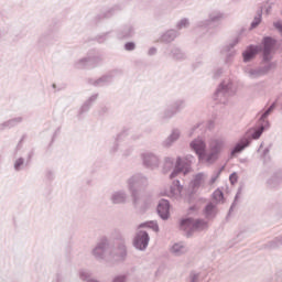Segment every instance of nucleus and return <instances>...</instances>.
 I'll list each match as a JSON object with an SVG mask.
<instances>
[{
    "label": "nucleus",
    "instance_id": "26",
    "mask_svg": "<svg viewBox=\"0 0 282 282\" xmlns=\"http://www.w3.org/2000/svg\"><path fill=\"white\" fill-rule=\"evenodd\" d=\"M204 183V173L199 172L196 175H194V178L189 182V193L191 195H195L197 191H199V187Z\"/></svg>",
    "mask_w": 282,
    "mask_h": 282
},
{
    "label": "nucleus",
    "instance_id": "1",
    "mask_svg": "<svg viewBox=\"0 0 282 282\" xmlns=\"http://www.w3.org/2000/svg\"><path fill=\"white\" fill-rule=\"evenodd\" d=\"M181 230H184L186 237H193V232L197 230H206L208 221L204 219L183 218L180 223Z\"/></svg>",
    "mask_w": 282,
    "mask_h": 282
},
{
    "label": "nucleus",
    "instance_id": "17",
    "mask_svg": "<svg viewBox=\"0 0 282 282\" xmlns=\"http://www.w3.org/2000/svg\"><path fill=\"white\" fill-rule=\"evenodd\" d=\"M0 39H3L4 41H9V43H19L22 36L20 33L12 32L11 25H7L2 30H0Z\"/></svg>",
    "mask_w": 282,
    "mask_h": 282
},
{
    "label": "nucleus",
    "instance_id": "35",
    "mask_svg": "<svg viewBox=\"0 0 282 282\" xmlns=\"http://www.w3.org/2000/svg\"><path fill=\"white\" fill-rule=\"evenodd\" d=\"M186 246H184V242H176L172 246L171 252L174 254V257H182V254H185L187 252Z\"/></svg>",
    "mask_w": 282,
    "mask_h": 282
},
{
    "label": "nucleus",
    "instance_id": "40",
    "mask_svg": "<svg viewBox=\"0 0 282 282\" xmlns=\"http://www.w3.org/2000/svg\"><path fill=\"white\" fill-rule=\"evenodd\" d=\"M175 167V160L171 156H166L163 163V173H169Z\"/></svg>",
    "mask_w": 282,
    "mask_h": 282
},
{
    "label": "nucleus",
    "instance_id": "61",
    "mask_svg": "<svg viewBox=\"0 0 282 282\" xmlns=\"http://www.w3.org/2000/svg\"><path fill=\"white\" fill-rule=\"evenodd\" d=\"M158 54V48L155 46H152L148 51V56H155Z\"/></svg>",
    "mask_w": 282,
    "mask_h": 282
},
{
    "label": "nucleus",
    "instance_id": "12",
    "mask_svg": "<svg viewBox=\"0 0 282 282\" xmlns=\"http://www.w3.org/2000/svg\"><path fill=\"white\" fill-rule=\"evenodd\" d=\"M265 129H270V121H259V126L247 130L243 138L250 140L251 143L252 140H259V138L263 135V131H265Z\"/></svg>",
    "mask_w": 282,
    "mask_h": 282
},
{
    "label": "nucleus",
    "instance_id": "4",
    "mask_svg": "<svg viewBox=\"0 0 282 282\" xmlns=\"http://www.w3.org/2000/svg\"><path fill=\"white\" fill-rule=\"evenodd\" d=\"M149 186V178L141 173L133 174L127 180V188L130 195L142 193Z\"/></svg>",
    "mask_w": 282,
    "mask_h": 282
},
{
    "label": "nucleus",
    "instance_id": "10",
    "mask_svg": "<svg viewBox=\"0 0 282 282\" xmlns=\"http://www.w3.org/2000/svg\"><path fill=\"white\" fill-rule=\"evenodd\" d=\"M230 96H232V83L221 82L214 94L215 100H219V102L226 105V100H228Z\"/></svg>",
    "mask_w": 282,
    "mask_h": 282
},
{
    "label": "nucleus",
    "instance_id": "62",
    "mask_svg": "<svg viewBox=\"0 0 282 282\" xmlns=\"http://www.w3.org/2000/svg\"><path fill=\"white\" fill-rule=\"evenodd\" d=\"M45 176H46V178H48L50 181L54 180V171H52V170H46Z\"/></svg>",
    "mask_w": 282,
    "mask_h": 282
},
{
    "label": "nucleus",
    "instance_id": "37",
    "mask_svg": "<svg viewBox=\"0 0 282 282\" xmlns=\"http://www.w3.org/2000/svg\"><path fill=\"white\" fill-rule=\"evenodd\" d=\"M172 108L176 113H182L186 109V99H176L172 102Z\"/></svg>",
    "mask_w": 282,
    "mask_h": 282
},
{
    "label": "nucleus",
    "instance_id": "34",
    "mask_svg": "<svg viewBox=\"0 0 282 282\" xmlns=\"http://www.w3.org/2000/svg\"><path fill=\"white\" fill-rule=\"evenodd\" d=\"M224 140L214 139L209 143V151L219 155V153H221V151L224 150Z\"/></svg>",
    "mask_w": 282,
    "mask_h": 282
},
{
    "label": "nucleus",
    "instance_id": "54",
    "mask_svg": "<svg viewBox=\"0 0 282 282\" xmlns=\"http://www.w3.org/2000/svg\"><path fill=\"white\" fill-rule=\"evenodd\" d=\"M135 47H137L135 42H126L123 45V50L126 52H134Z\"/></svg>",
    "mask_w": 282,
    "mask_h": 282
},
{
    "label": "nucleus",
    "instance_id": "16",
    "mask_svg": "<svg viewBox=\"0 0 282 282\" xmlns=\"http://www.w3.org/2000/svg\"><path fill=\"white\" fill-rule=\"evenodd\" d=\"M189 148L196 155L198 156L199 160H204L206 158V141L202 138H196L189 143Z\"/></svg>",
    "mask_w": 282,
    "mask_h": 282
},
{
    "label": "nucleus",
    "instance_id": "2",
    "mask_svg": "<svg viewBox=\"0 0 282 282\" xmlns=\"http://www.w3.org/2000/svg\"><path fill=\"white\" fill-rule=\"evenodd\" d=\"M195 162V156L187 154L184 159L182 156H177L174 170L170 174V180H173L183 173L184 175H188L191 171H193V163Z\"/></svg>",
    "mask_w": 282,
    "mask_h": 282
},
{
    "label": "nucleus",
    "instance_id": "50",
    "mask_svg": "<svg viewBox=\"0 0 282 282\" xmlns=\"http://www.w3.org/2000/svg\"><path fill=\"white\" fill-rule=\"evenodd\" d=\"M174 116H177V112L172 108H167L163 111V120H171V118H174Z\"/></svg>",
    "mask_w": 282,
    "mask_h": 282
},
{
    "label": "nucleus",
    "instance_id": "31",
    "mask_svg": "<svg viewBox=\"0 0 282 282\" xmlns=\"http://www.w3.org/2000/svg\"><path fill=\"white\" fill-rule=\"evenodd\" d=\"M178 36L180 32H177L175 29H170L161 35L160 41L161 43H173V41H175V39Z\"/></svg>",
    "mask_w": 282,
    "mask_h": 282
},
{
    "label": "nucleus",
    "instance_id": "33",
    "mask_svg": "<svg viewBox=\"0 0 282 282\" xmlns=\"http://www.w3.org/2000/svg\"><path fill=\"white\" fill-rule=\"evenodd\" d=\"M21 122H23V117H15L0 123V127L2 128V131H6V129H14V127H19Z\"/></svg>",
    "mask_w": 282,
    "mask_h": 282
},
{
    "label": "nucleus",
    "instance_id": "25",
    "mask_svg": "<svg viewBox=\"0 0 282 282\" xmlns=\"http://www.w3.org/2000/svg\"><path fill=\"white\" fill-rule=\"evenodd\" d=\"M181 135L182 132L180 131V129H173L170 135L162 142L163 149H171V147H173V143L180 140Z\"/></svg>",
    "mask_w": 282,
    "mask_h": 282
},
{
    "label": "nucleus",
    "instance_id": "55",
    "mask_svg": "<svg viewBox=\"0 0 282 282\" xmlns=\"http://www.w3.org/2000/svg\"><path fill=\"white\" fill-rule=\"evenodd\" d=\"M65 281H67V278L65 276V274H63V272H57L52 282H65Z\"/></svg>",
    "mask_w": 282,
    "mask_h": 282
},
{
    "label": "nucleus",
    "instance_id": "29",
    "mask_svg": "<svg viewBox=\"0 0 282 282\" xmlns=\"http://www.w3.org/2000/svg\"><path fill=\"white\" fill-rule=\"evenodd\" d=\"M127 192L124 189L113 192L110 196V202L112 204H127L128 199Z\"/></svg>",
    "mask_w": 282,
    "mask_h": 282
},
{
    "label": "nucleus",
    "instance_id": "64",
    "mask_svg": "<svg viewBox=\"0 0 282 282\" xmlns=\"http://www.w3.org/2000/svg\"><path fill=\"white\" fill-rule=\"evenodd\" d=\"M100 116H105V113H109V108L104 106L99 110Z\"/></svg>",
    "mask_w": 282,
    "mask_h": 282
},
{
    "label": "nucleus",
    "instance_id": "51",
    "mask_svg": "<svg viewBox=\"0 0 282 282\" xmlns=\"http://www.w3.org/2000/svg\"><path fill=\"white\" fill-rule=\"evenodd\" d=\"M239 195H241V187L238 188V192H237L235 199L229 208L227 217H230V215L232 214V210H235V208L237 207V202H239Z\"/></svg>",
    "mask_w": 282,
    "mask_h": 282
},
{
    "label": "nucleus",
    "instance_id": "22",
    "mask_svg": "<svg viewBox=\"0 0 282 282\" xmlns=\"http://www.w3.org/2000/svg\"><path fill=\"white\" fill-rule=\"evenodd\" d=\"M248 147H250V139L242 137L231 149L229 159L232 160V158H237V155H239V153H243Z\"/></svg>",
    "mask_w": 282,
    "mask_h": 282
},
{
    "label": "nucleus",
    "instance_id": "32",
    "mask_svg": "<svg viewBox=\"0 0 282 282\" xmlns=\"http://www.w3.org/2000/svg\"><path fill=\"white\" fill-rule=\"evenodd\" d=\"M282 182V170L275 171L272 176L267 181L269 188H276Z\"/></svg>",
    "mask_w": 282,
    "mask_h": 282
},
{
    "label": "nucleus",
    "instance_id": "5",
    "mask_svg": "<svg viewBox=\"0 0 282 282\" xmlns=\"http://www.w3.org/2000/svg\"><path fill=\"white\" fill-rule=\"evenodd\" d=\"M111 252V243L109 238L101 237L97 242L96 247L93 249V256L97 261H107L109 263V253Z\"/></svg>",
    "mask_w": 282,
    "mask_h": 282
},
{
    "label": "nucleus",
    "instance_id": "6",
    "mask_svg": "<svg viewBox=\"0 0 282 282\" xmlns=\"http://www.w3.org/2000/svg\"><path fill=\"white\" fill-rule=\"evenodd\" d=\"M127 257V242H118L117 246L110 247L108 263H124Z\"/></svg>",
    "mask_w": 282,
    "mask_h": 282
},
{
    "label": "nucleus",
    "instance_id": "52",
    "mask_svg": "<svg viewBox=\"0 0 282 282\" xmlns=\"http://www.w3.org/2000/svg\"><path fill=\"white\" fill-rule=\"evenodd\" d=\"M213 199H215L214 204H219V202H224V192L221 189H216L213 193Z\"/></svg>",
    "mask_w": 282,
    "mask_h": 282
},
{
    "label": "nucleus",
    "instance_id": "9",
    "mask_svg": "<svg viewBox=\"0 0 282 282\" xmlns=\"http://www.w3.org/2000/svg\"><path fill=\"white\" fill-rule=\"evenodd\" d=\"M130 196L132 198L133 207L141 213H143L149 208V206H151V202L153 198V195H151V193L142 194V192L130 194Z\"/></svg>",
    "mask_w": 282,
    "mask_h": 282
},
{
    "label": "nucleus",
    "instance_id": "13",
    "mask_svg": "<svg viewBox=\"0 0 282 282\" xmlns=\"http://www.w3.org/2000/svg\"><path fill=\"white\" fill-rule=\"evenodd\" d=\"M149 241H151V237L149 232L145 230H140L135 234L133 238V246L137 250L144 251L149 248Z\"/></svg>",
    "mask_w": 282,
    "mask_h": 282
},
{
    "label": "nucleus",
    "instance_id": "45",
    "mask_svg": "<svg viewBox=\"0 0 282 282\" xmlns=\"http://www.w3.org/2000/svg\"><path fill=\"white\" fill-rule=\"evenodd\" d=\"M262 17H263V9L258 10L257 15L254 17L253 21L251 22V30H254V28H259V25L261 24L262 21Z\"/></svg>",
    "mask_w": 282,
    "mask_h": 282
},
{
    "label": "nucleus",
    "instance_id": "28",
    "mask_svg": "<svg viewBox=\"0 0 282 282\" xmlns=\"http://www.w3.org/2000/svg\"><path fill=\"white\" fill-rule=\"evenodd\" d=\"M203 213L207 219H215L219 209L217 208V203L209 202L203 209Z\"/></svg>",
    "mask_w": 282,
    "mask_h": 282
},
{
    "label": "nucleus",
    "instance_id": "39",
    "mask_svg": "<svg viewBox=\"0 0 282 282\" xmlns=\"http://www.w3.org/2000/svg\"><path fill=\"white\" fill-rule=\"evenodd\" d=\"M138 228H150L154 232H160V225H158V221L155 220L142 223L138 226Z\"/></svg>",
    "mask_w": 282,
    "mask_h": 282
},
{
    "label": "nucleus",
    "instance_id": "44",
    "mask_svg": "<svg viewBox=\"0 0 282 282\" xmlns=\"http://www.w3.org/2000/svg\"><path fill=\"white\" fill-rule=\"evenodd\" d=\"M74 67L76 69H85V67H89L88 57L86 56V57H83V58H79V59L75 61Z\"/></svg>",
    "mask_w": 282,
    "mask_h": 282
},
{
    "label": "nucleus",
    "instance_id": "41",
    "mask_svg": "<svg viewBox=\"0 0 282 282\" xmlns=\"http://www.w3.org/2000/svg\"><path fill=\"white\" fill-rule=\"evenodd\" d=\"M184 191V186L180 183V180L173 181V184L170 186V193L172 195H180Z\"/></svg>",
    "mask_w": 282,
    "mask_h": 282
},
{
    "label": "nucleus",
    "instance_id": "38",
    "mask_svg": "<svg viewBox=\"0 0 282 282\" xmlns=\"http://www.w3.org/2000/svg\"><path fill=\"white\" fill-rule=\"evenodd\" d=\"M282 246V235L275 237L273 240L269 241L265 245V248H268V250H276V248H281Z\"/></svg>",
    "mask_w": 282,
    "mask_h": 282
},
{
    "label": "nucleus",
    "instance_id": "47",
    "mask_svg": "<svg viewBox=\"0 0 282 282\" xmlns=\"http://www.w3.org/2000/svg\"><path fill=\"white\" fill-rule=\"evenodd\" d=\"M25 162H26V161H25V159H23V158L17 159L15 162H14V164H13L14 171H17V172L23 171V169H25V166H28V165H25Z\"/></svg>",
    "mask_w": 282,
    "mask_h": 282
},
{
    "label": "nucleus",
    "instance_id": "23",
    "mask_svg": "<svg viewBox=\"0 0 282 282\" xmlns=\"http://www.w3.org/2000/svg\"><path fill=\"white\" fill-rule=\"evenodd\" d=\"M259 45L250 44L242 53L243 63H250L253 58H257V54H260Z\"/></svg>",
    "mask_w": 282,
    "mask_h": 282
},
{
    "label": "nucleus",
    "instance_id": "15",
    "mask_svg": "<svg viewBox=\"0 0 282 282\" xmlns=\"http://www.w3.org/2000/svg\"><path fill=\"white\" fill-rule=\"evenodd\" d=\"M141 160L145 169H159L160 166V156L153 152H143L141 154Z\"/></svg>",
    "mask_w": 282,
    "mask_h": 282
},
{
    "label": "nucleus",
    "instance_id": "3",
    "mask_svg": "<svg viewBox=\"0 0 282 282\" xmlns=\"http://www.w3.org/2000/svg\"><path fill=\"white\" fill-rule=\"evenodd\" d=\"M258 47L262 54V63H272V58H274V52L276 50V39L272 36H264Z\"/></svg>",
    "mask_w": 282,
    "mask_h": 282
},
{
    "label": "nucleus",
    "instance_id": "21",
    "mask_svg": "<svg viewBox=\"0 0 282 282\" xmlns=\"http://www.w3.org/2000/svg\"><path fill=\"white\" fill-rule=\"evenodd\" d=\"M134 35H135V29L133 28V24H124L117 30V39L119 41L133 39Z\"/></svg>",
    "mask_w": 282,
    "mask_h": 282
},
{
    "label": "nucleus",
    "instance_id": "57",
    "mask_svg": "<svg viewBox=\"0 0 282 282\" xmlns=\"http://www.w3.org/2000/svg\"><path fill=\"white\" fill-rule=\"evenodd\" d=\"M238 180H239V176L237 175V172H234L229 175L230 184L232 185L237 184Z\"/></svg>",
    "mask_w": 282,
    "mask_h": 282
},
{
    "label": "nucleus",
    "instance_id": "20",
    "mask_svg": "<svg viewBox=\"0 0 282 282\" xmlns=\"http://www.w3.org/2000/svg\"><path fill=\"white\" fill-rule=\"evenodd\" d=\"M165 56L169 58H172V61H186V52H184L180 46L172 45L167 48V52H165Z\"/></svg>",
    "mask_w": 282,
    "mask_h": 282
},
{
    "label": "nucleus",
    "instance_id": "36",
    "mask_svg": "<svg viewBox=\"0 0 282 282\" xmlns=\"http://www.w3.org/2000/svg\"><path fill=\"white\" fill-rule=\"evenodd\" d=\"M113 34V31H107V32H102L97 34L93 41H96V43L102 44V43H107V41H109V39H111V35Z\"/></svg>",
    "mask_w": 282,
    "mask_h": 282
},
{
    "label": "nucleus",
    "instance_id": "42",
    "mask_svg": "<svg viewBox=\"0 0 282 282\" xmlns=\"http://www.w3.org/2000/svg\"><path fill=\"white\" fill-rule=\"evenodd\" d=\"M128 133L127 130L120 132L116 139H115V144L112 145V148L110 149V153H116L118 151V142H120L121 140H124V138H127Z\"/></svg>",
    "mask_w": 282,
    "mask_h": 282
},
{
    "label": "nucleus",
    "instance_id": "53",
    "mask_svg": "<svg viewBox=\"0 0 282 282\" xmlns=\"http://www.w3.org/2000/svg\"><path fill=\"white\" fill-rule=\"evenodd\" d=\"M91 271H89V270H85V269H82L80 271H79V279H80V281H89V279H91Z\"/></svg>",
    "mask_w": 282,
    "mask_h": 282
},
{
    "label": "nucleus",
    "instance_id": "60",
    "mask_svg": "<svg viewBox=\"0 0 282 282\" xmlns=\"http://www.w3.org/2000/svg\"><path fill=\"white\" fill-rule=\"evenodd\" d=\"M219 175H221V171H218L214 176H212L209 184H215L219 178Z\"/></svg>",
    "mask_w": 282,
    "mask_h": 282
},
{
    "label": "nucleus",
    "instance_id": "27",
    "mask_svg": "<svg viewBox=\"0 0 282 282\" xmlns=\"http://www.w3.org/2000/svg\"><path fill=\"white\" fill-rule=\"evenodd\" d=\"M98 100V94L91 95L79 108V111L77 113V118H83L84 113H87L91 109V105Z\"/></svg>",
    "mask_w": 282,
    "mask_h": 282
},
{
    "label": "nucleus",
    "instance_id": "43",
    "mask_svg": "<svg viewBox=\"0 0 282 282\" xmlns=\"http://www.w3.org/2000/svg\"><path fill=\"white\" fill-rule=\"evenodd\" d=\"M275 108H276V101L271 104L270 107L260 116L259 122H268V120H265V118H268V116H270L274 111Z\"/></svg>",
    "mask_w": 282,
    "mask_h": 282
},
{
    "label": "nucleus",
    "instance_id": "14",
    "mask_svg": "<svg viewBox=\"0 0 282 282\" xmlns=\"http://www.w3.org/2000/svg\"><path fill=\"white\" fill-rule=\"evenodd\" d=\"M120 10H122V6L116 4L115 7L108 9L99 14H96L90 20V25H98L99 23H102V21H105V19H111V17H113V14H116V12H120Z\"/></svg>",
    "mask_w": 282,
    "mask_h": 282
},
{
    "label": "nucleus",
    "instance_id": "8",
    "mask_svg": "<svg viewBox=\"0 0 282 282\" xmlns=\"http://www.w3.org/2000/svg\"><path fill=\"white\" fill-rule=\"evenodd\" d=\"M221 21H224V12L213 10L208 13V19L198 21L196 26L213 30V28H219V25H221Z\"/></svg>",
    "mask_w": 282,
    "mask_h": 282
},
{
    "label": "nucleus",
    "instance_id": "24",
    "mask_svg": "<svg viewBox=\"0 0 282 282\" xmlns=\"http://www.w3.org/2000/svg\"><path fill=\"white\" fill-rule=\"evenodd\" d=\"M240 41H241V39L239 36H237L223 47V52L227 53L226 63H229L235 57L236 52L232 50H235V47H237V45H239Z\"/></svg>",
    "mask_w": 282,
    "mask_h": 282
},
{
    "label": "nucleus",
    "instance_id": "46",
    "mask_svg": "<svg viewBox=\"0 0 282 282\" xmlns=\"http://www.w3.org/2000/svg\"><path fill=\"white\" fill-rule=\"evenodd\" d=\"M111 238L115 241H119V243H127L126 240H124V235H122V231H120V229H115L111 232Z\"/></svg>",
    "mask_w": 282,
    "mask_h": 282
},
{
    "label": "nucleus",
    "instance_id": "49",
    "mask_svg": "<svg viewBox=\"0 0 282 282\" xmlns=\"http://www.w3.org/2000/svg\"><path fill=\"white\" fill-rule=\"evenodd\" d=\"M204 160H206V162H208L209 164H213L214 162H217V160H219V154L210 151L209 153H206Z\"/></svg>",
    "mask_w": 282,
    "mask_h": 282
},
{
    "label": "nucleus",
    "instance_id": "48",
    "mask_svg": "<svg viewBox=\"0 0 282 282\" xmlns=\"http://www.w3.org/2000/svg\"><path fill=\"white\" fill-rule=\"evenodd\" d=\"M191 25V21L188 18H183L181 21L176 23V30H186Z\"/></svg>",
    "mask_w": 282,
    "mask_h": 282
},
{
    "label": "nucleus",
    "instance_id": "19",
    "mask_svg": "<svg viewBox=\"0 0 282 282\" xmlns=\"http://www.w3.org/2000/svg\"><path fill=\"white\" fill-rule=\"evenodd\" d=\"M117 70H112L98 79H89V85H93L94 87H105L107 85H111L113 83V76H116Z\"/></svg>",
    "mask_w": 282,
    "mask_h": 282
},
{
    "label": "nucleus",
    "instance_id": "59",
    "mask_svg": "<svg viewBox=\"0 0 282 282\" xmlns=\"http://www.w3.org/2000/svg\"><path fill=\"white\" fill-rule=\"evenodd\" d=\"M112 282H127V275H117L112 279Z\"/></svg>",
    "mask_w": 282,
    "mask_h": 282
},
{
    "label": "nucleus",
    "instance_id": "63",
    "mask_svg": "<svg viewBox=\"0 0 282 282\" xmlns=\"http://www.w3.org/2000/svg\"><path fill=\"white\" fill-rule=\"evenodd\" d=\"M221 74H224V69L223 68L216 69V72L214 73V78H219V76H221Z\"/></svg>",
    "mask_w": 282,
    "mask_h": 282
},
{
    "label": "nucleus",
    "instance_id": "30",
    "mask_svg": "<svg viewBox=\"0 0 282 282\" xmlns=\"http://www.w3.org/2000/svg\"><path fill=\"white\" fill-rule=\"evenodd\" d=\"M87 58H88V65L91 68L98 67V65L102 64V55L100 53L89 52L87 54Z\"/></svg>",
    "mask_w": 282,
    "mask_h": 282
},
{
    "label": "nucleus",
    "instance_id": "58",
    "mask_svg": "<svg viewBox=\"0 0 282 282\" xmlns=\"http://www.w3.org/2000/svg\"><path fill=\"white\" fill-rule=\"evenodd\" d=\"M32 158H34V150H31V151L28 153L25 166H30V164H31V162H32Z\"/></svg>",
    "mask_w": 282,
    "mask_h": 282
},
{
    "label": "nucleus",
    "instance_id": "18",
    "mask_svg": "<svg viewBox=\"0 0 282 282\" xmlns=\"http://www.w3.org/2000/svg\"><path fill=\"white\" fill-rule=\"evenodd\" d=\"M156 213L163 221L169 220L171 217V203L167 199H161L156 206Z\"/></svg>",
    "mask_w": 282,
    "mask_h": 282
},
{
    "label": "nucleus",
    "instance_id": "7",
    "mask_svg": "<svg viewBox=\"0 0 282 282\" xmlns=\"http://www.w3.org/2000/svg\"><path fill=\"white\" fill-rule=\"evenodd\" d=\"M56 32H58V21L52 20L47 30L39 36L37 47H47V45H52Z\"/></svg>",
    "mask_w": 282,
    "mask_h": 282
},
{
    "label": "nucleus",
    "instance_id": "56",
    "mask_svg": "<svg viewBox=\"0 0 282 282\" xmlns=\"http://www.w3.org/2000/svg\"><path fill=\"white\" fill-rule=\"evenodd\" d=\"M189 282H199V273L192 271L189 274Z\"/></svg>",
    "mask_w": 282,
    "mask_h": 282
},
{
    "label": "nucleus",
    "instance_id": "11",
    "mask_svg": "<svg viewBox=\"0 0 282 282\" xmlns=\"http://www.w3.org/2000/svg\"><path fill=\"white\" fill-rule=\"evenodd\" d=\"M274 67H276V62H267V65L258 66L257 68H250L246 70V74H248L249 78L257 79L263 76H268L270 70L274 69Z\"/></svg>",
    "mask_w": 282,
    "mask_h": 282
}]
</instances>
